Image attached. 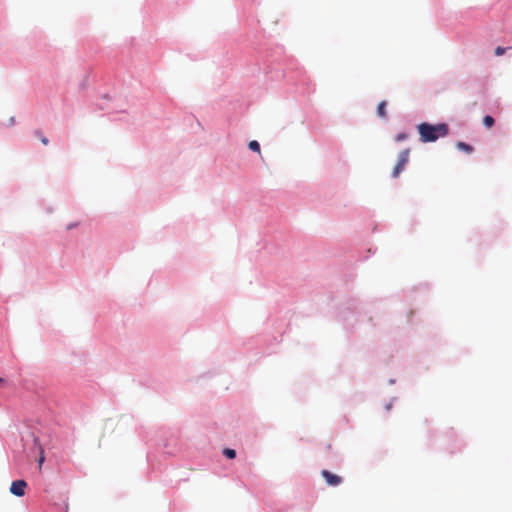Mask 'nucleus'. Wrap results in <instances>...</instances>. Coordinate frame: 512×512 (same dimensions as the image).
Segmentation results:
<instances>
[{"label":"nucleus","mask_w":512,"mask_h":512,"mask_svg":"<svg viewBox=\"0 0 512 512\" xmlns=\"http://www.w3.org/2000/svg\"><path fill=\"white\" fill-rule=\"evenodd\" d=\"M74 226H75V225L70 224V225L67 227V229H71V228H73Z\"/></svg>","instance_id":"obj_14"},{"label":"nucleus","mask_w":512,"mask_h":512,"mask_svg":"<svg viewBox=\"0 0 512 512\" xmlns=\"http://www.w3.org/2000/svg\"><path fill=\"white\" fill-rule=\"evenodd\" d=\"M409 155H410L409 148L404 149L400 153L398 163L396 164V166L394 167V169L392 171V176L394 178H397L400 175V173L405 169V166L409 161Z\"/></svg>","instance_id":"obj_2"},{"label":"nucleus","mask_w":512,"mask_h":512,"mask_svg":"<svg viewBox=\"0 0 512 512\" xmlns=\"http://www.w3.org/2000/svg\"><path fill=\"white\" fill-rule=\"evenodd\" d=\"M495 121H494V118L490 115H486L484 118H483V124L487 127V128H491L493 125H494Z\"/></svg>","instance_id":"obj_7"},{"label":"nucleus","mask_w":512,"mask_h":512,"mask_svg":"<svg viewBox=\"0 0 512 512\" xmlns=\"http://www.w3.org/2000/svg\"><path fill=\"white\" fill-rule=\"evenodd\" d=\"M35 135L41 140V142L44 144V145H48L49 143V140L47 137H45L41 131H36L35 132Z\"/></svg>","instance_id":"obj_10"},{"label":"nucleus","mask_w":512,"mask_h":512,"mask_svg":"<svg viewBox=\"0 0 512 512\" xmlns=\"http://www.w3.org/2000/svg\"><path fill=\"white\" fill-rule=\"evenodd\" d=\"M386 105H387V102H386V101H381V102L378 104V107H377V114H378L381 118H385V117H386Z\"/></svg>","instance_id":"obj_6"},{"label":"nucleus","mask_w":512,"mask_h":512,"mask_svg":"<svg viewBox=\"0 0 512 512\" xmlns=\"http://www.w3.org/2000/svg\"><path fill=\"white\" fill-rule=\"evenodd\" d=\"M420 141L423 143L435 142L439 138L446 137L449 134V127L446 123L432 125L426 122L417 126Z\"/></svg>","instance_id":"obj_1"},{"label":"nucleus","mask_w":512,"mask_h":512,"mask_svg":"<svg viewBox=\"0 0 512 512\" xmlns=\"http://www.w3.org/2000/svg\"><path fill=\"white\" fill-rule=\"evenodd\" d=\"M44 460H45L44 451L42 448H40V457H39V461H38L40 466L43 464Z\"/></svg>","instance_id":"obj_13"},{"label":"nucleus","mask_w":512,"mask_h":512,"mask_svg":"<svg viewBox=\"0 0 512 512\" xmlns=\"http://www.w3.org/2000/svg\"><path fill=\"white\" fill-rule=\"evenodd\" d=\"M223 454L229 459H233L236 457V451L230 448L224 449Z\"/></svg>","instance_id":"obj_9"},{"label":"nucleus","mask_w":512,"mask_h":512,"mask_svg":"<svg viewBox=\"0 0 512 512\" xmlns=\"http://www.w3.org/2000/svg\"><path fill=\"white\" fill-rule=\"evenodd\" d=\"M4 382V379L3 378H0V383Z\"/></svg>","instance_id":"obj_15"},{"label":"nucleus","mask_w":512,"mask_h":512,"mask_svg":"<svg viewBox=\"0 0 512 512\" xmlns=\"http://www.w3.org/2000/svg\"><path fill=\"white\" fill-rule=\"evenodd\" d=\"M456 147L459 149V150H462L468 154L472 153L473 152V147L467 143H464V142H457L456 144Z\"/></svg>","instance_id":"obj_5"},{"label":"nucleus","mask_w":512,"mask_h":512,"mask_svg":"<svg viewBox=\"0 0 512 512\" xmlns=\"http://www.w3.org/2000/svg\"><path fill=\"white\" fill-rule=\"evenodd\" d=\"M248 147L250 150L260 153V144L256 140L250 141Z\"/></svg>","instance_id":"obj_8"},{"label":"nucleus","mask_w":512,"mask_h":512,"mask_svg":"<svg viewBox=\"0 0 512 512\" xmlns=\"http://www.w3.org/2000/svg\"><path fill=\"white\" fill-rule=\"evenodd\" d=\"M321 475L329 486H338L342 483V478L340 476L333 474L328 470H322Z\"/></svg>","instance_id":"obj_4"},{"label":"nucleus","mask_w":512,"mask_h":512,"mask_svg":"<svg viewBox=\"0 0 512 512\" xmlns=\"http://www.w3.org/2000/svg\"><path fill=\"white\" fill-rule=\"evenodd\" d=\"M408 138V134L405 132H401L395 136V141L401 142Z\"/></svg>","instance_id":"obj_11"},{"label":"nucleus","mask_w":512,"mask_h":512,"mask_svg":"<svg viewBox=\"0 0 512 512\" xmlns=\"http://www.w3.org/2000/svg\"><path fill=\"white\" fill-rule=\"evenodd\" d=\"M507 48H504V47H501V46H498L496 49H495V55L496 56H502L505 52H506Z\"/></svg>","instance_id":"obj_12"},{"label":"nucleus","mask_w":512,"mask_h":512,"mask_svg":"<svg viewBox=\"0 0 512 512\" xmlns=\"http://www.w3.org/2000/svg\"><path fill=\"white\" fill-rule=\"evenodd\" d=\"M27 487V483L24 480H16L13 481L10 486V492L18 497H22L25 495V488Z\"/></svg>","instance_id":"obj_3"}]
</instances>
